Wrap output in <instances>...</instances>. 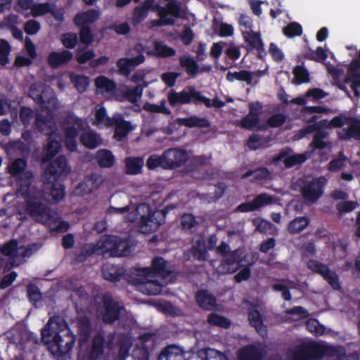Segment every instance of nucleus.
Wrapping results in <instances>:
<instances>
[{
	"instance_id": "obj_51",
	"label": "nucleus",
	"mask_w": 360,
	"mask_h": 360,
	"mask_svg": "<svg viewBox=\"0 0 360 360\" xmlns=\"http://www.w3.org/2000/svg\"><path fill=\"white\" fill-rule=\"evenodd\" d=\"M156 56L159 58H168L175 56L176 51L172 47L164 44L162 41H157L154 44Z\"/></svg>"
},
{
	"instance_id": "obj_8",
	"label": "nucleus",
	"mask_w": 360,
	"mask_h": 360,
	"mask_svg": "<svg viewBox=\"0 0 360 360\" xmlns=\"http://www.w3.org/2000/svg\"><path fill=\"white\" fill-rule=\"evenodd\" d=\"M124 309V306L107 292L103 295L102 305L98 309V314L103 323L112 325L120 320Z\"/></svg>"
},
{
	"instance_id": "obj_49",
	"label": "nucleus",
	"mask_w": 360,
	"mask_h": 360,
	"mask_svg": "<svg viewBox=\"0 0 360 360\" xmlns=\"http://www.w3.org/2000/svg\"><path fill=\"white\" fill-rule=\"evenodd\" d=\"M154 0H145L142 5L136 6L134 10V18L137 20L145 19L150 11L153 8Z\"/></svg>"
},
{
	"instance_id": "obj_39",
	"label": "nucleus",
	"mask_w": 360,
	"mask_h": 360,
	"mask_svg": "<svg viewBox=\"0 0 360 360\" xmlns=\"http://www.w3.org/2000/svg\"><path fill=\"white\" fill-rule=\"evenodd\" d=\"M191 56H183L179 58L180 65L185 68L186 74L191 77H195L198 74L199 65Z\"/></svg>"
},
{
	"instance_id": "obj_40",
	"label": "nucleus",
	"mask_w": 360,
	"mask_h": 360,
	"mask_svg": "<svg viewBox=\"0 0 360 360\" xmlns=\"http://www.w3.org/2000/svg\"><path fill=\"white\" fill-rule=\"evenodd\" d=\"M114 126L115 127L114 137L118 141H122L125 138L131 129V123L124 120L122 117H116Z\"/></svg>"
},
{
	"instance_id": "obj_15",
	"label": "nucleus",
	"mask_w": 360,
	"mask_h": 360,
	"mask_svg": "<svg viewBox=\"0 0 360 360\" xmlns=\"http://www.w3.org/2000/svg\"><path fill=\"white\" fill-rule=\"evenodd\" d=\"M101 272L103 278L112 283H116L121 279L127 280L129 283L131 281V276L127 274L124 267L120 265L108 262L102 266Z\"/></svg>"
},
{
	"instance_id": "obj_6",
	"label": "nucleus",
	"mask_w": 360,
	"mask_h": 360,
	"mask_svg": "<svg viewBox=\"0 0 360 360\" xmlns=\"http://www.w3.org/2000/svg\"><path fill=\"white\" fill-rule=\"evenodd\" d=\"M27 162L22 158H17L7 167L8 173L16 181L17 195H25L33 190L34 185L33 173L27 169Z\"/></svg>"
},
{
	"instance_id": "obj_32",
	"label": "nucleus",
	"mask_w": 360,
	"mask_h": 360,
	"mask_svg": "<svg viewBox=\"0 0 360 360\" xmlns=\"http://www.w3.org/2000/svg\"><path fill=\"white\" fill-rule=\"evenodd\" d=\"M142 91L143 88L139 85L127 90L119 89L116 101L120 102L128 101L129 102L134 103L141 98Z\"/></svg>"
},
{
	"instance_id": "obj_17",
	"label": "nucleus",
	"mask_w": 360,
	"mask_h": 360,
	"mask_svg": "<svg viewBox=\"0 0 360 360\" xmlns=\"http://www.w3.org/2000/svg\"><path fill=\"white\" fill-rule=\"evenodd\" d=\"M146 207L148 213L141 217L140 227L142 231L151 233L155 231L164 223V217L160 212H153L149 206Z\"/></svg>"
},
{
	"instance_id": "obj_28",
	"label": "nucleus",
	"mask_w": 360,
	"mask_h": 360,
	"mask_svg": "<svg viewBox=\"0 0 360 360\" xmlns=\"http://www.w3.org/2000/svg\"><path fill=\"white\" fill-rule=\"evenodd\" d=\"M195 298L199 307L204 310H212L217 305L216 297L207 290L200 289L198 290Z\"/></svg>"
},
{
	"instance_id": "obj_50",
	"label": "nucleus",
	"mask_w": 360,
	"mask_h": 360,
	"mask_svg": "<svg viewBox=\"0 0 360 360\" xmlns=\"http://www.w3.org/2000/svg\"><path fill=\"white\" fill-rule=\"evenodd\" d=\"M321 276L333 290H339L341 289L339 276L335 271H331L329 267L325 271Z\"/></svg>"
},
{
	"instance_id": "obj_14",
	"label": "nucleus",
	"mask_w": 360,
	"mask_h": 360,
	"mask_svg": "<svg viewBox=\"0 0 360 360\" xmlns=\"http://www.w3.org/2000/svg\"><path fill=\"white\" fill-rule=\"evenodd\" d=\"M51 14L58 22H63L64 20L65 10L63 8H58L55 4L45 2L34 4L32 8L31 15L34 18L41 17Z\"/></svg>"
},
{
	"instance_id": "obj_5",
	"label": "nucleus",
	"mask_w": 360,
	"mask_h": 360,
	"mask_svg": "<svg viewBox=\"0 0 360 360\" xmlns=\"http://www.w3.org/2000/svg\"><path fill=\"white\" fill-rule=\"evenodd\" d=\"M26 199L27 212L35 221L50 226L54 219L51 210L41 202V193L33 187V190L25 195H19Z\"/></svg>"
},
{
	"instance_id": "obj_26",
	"label": "nucleus",
	"mask_w": 360,
	"mask_h": 360,
	"mask_svg": "<svg viewBox=\"0 0 360 360\" xmlns=\"http://www.w3.org/2000/svg\"><path fill=\"white\" fill-rule=\"evenodd\" d=\"M43 182V192L44 196L49 195L52 199L58 201L63 198L65 195L64 187L58 182V179H41Z\"/></svg>"
},
{
	"instance_id": "obj_27",
	"label": "nucleus",
	"mask_w": 360,
	"mask_h": 360,
	"mask_svg": "<svg viewBox=\"0 0 360 360\" xmlns=\"http://www.w3.org/2000/svg\"><path fill=\"white\" fill-rule=\"evenodd\" d=\"M360 69V61L354 58L348 67V76L345 79V82H352L350 86L356 97L360 96L358 88L360 87V74L356 71Z\"/></svg>"
},
{
	"instance_id": "obj_12",
	"label": "nucleus",
	"mask_w": 360,
	"mask_h": 360,
	"mask_svg": "<svg viewBox=\"0 0 360 360\" xmlns=\"http://www.w3.org/2000/svg\"><path fill=\"white\" fill-rule=\"evenodd\" d=\"M188 156L185 150L172 148L162 153L163 169H172L180 167L188 160Z\"/></svg>"
},
{
	"instance_id": "obj_38",
	"label": "nucleus",
	"mask_w": 360,
	"mask_h": 360,
	"mask_svg": "<svg viewBox=\"0 0 360 360\" xmlns=\"http://www.w3.org/2000/svg\"><path fill=\"white\" fill-rule=\"evenodd\" d=\"M125 172L129 175H136L141 173L143 166L142 158L128 157L124 160Z\"/></svg>"
},
{
	"instance_id": "obj_48",
	"label": "nucleus",
	"mask_w": 360,
	"mask_h": 360,
	"mask_svg": "<svg viewBox=\"0 0 360 360\" xmlns=\"http://www.w3.org/2000/svg\"><path fill=\"white\" fill-rule=\"evenodd\" d=\"M207 323L211 326H219L225 329L230 328L231 324L229 319L216 313L208 315Z\"/></svg>"
},
{
	"instance_id": "obj_53",
	"label": "nucleus",
	"mask_w": 360,
	"mask_h": 360,
	"mask_svg": "<svg viewBox=\"0 0 360 360\" xmlns=\"http://www.w3.org/2000/svg\"><path fill=\"white\" fill-rule=\"evenodd\" d=\"M132 60L127 58H122L119 59L117 63V67L119 69V72L120 75L124 76H129L134 67L132 62Z\"/></svg>"
},
{
	"instance_id": "obj_9",
	"label": "nucleus",
	"mask_w": 360,
	"mask_h": 360,
	"mask_svg": "<svg viewBox=\"0 0 360 360\" xmlns=\"http://www.w3.org/2000/svg\"><path fill=\"white\" fill-rule=\"evenodd\" d=\"M326 179L323 176L304 181L300 188L303 198L309 202H316L323 194Z\"/></svg>"
},
{
	"instance_id": "obj_46",
	"label": "nucleus",
	"mask_w": 360,
	"mask_h": 360,
	"mask_svg": "<svg viewBox=\"0 0 360 360\" xmlns=\"http://www.w3.org/2000/svg\"><path fill=\"white\" fill-rule=\"evenodd\" d=\"M328 136V132L324 129L319 130L314 133L313 140L310 143V146L314 150H323L328 146L327 142L324 141Z\"/></svg>"
},
{
	"instance_id": "obj_62",
	"label": "nucleus",
	"mask_w": 360,
	"mask_h": 360,
	"mask_svg": "<svg viewBox=\"0 0 360 360\" xmlns=\"http://www.w3.org/2000/svg\"><path fill=\"white\" fill-rule=\"evenodd\" d=\"M180 74L176 72H166L161 75L162 81L169 87L175 86L176 79L179 77Z\"/></svg>"
},
{
	"instance_id": "obj_47",
	"label": "nucleus",
	"mask_w": 360,
	"mask_h": 360,
	"mask_svg": "<svg viewBox=\"0 0 360 360\" xmlns=\"http://www.w3.org/2000/svg\"><path fill=\"white\" fill-rule=\"evenodd\" d=\"M295 84L308 83L310 80L308 70L303 66L296 65L292 70Z\"/></svg>"
},
{
	"instance_id": "obj_23",
	"label": "nucleus",
	"mask_w": 360,
	"mask_h": 360,
	"mask_svg": "<svg viewBox=\"0 0 360 360\" xmlns=\"http://www.w3.org/2000/svg\"><path fill=\"white\" fill-rule=\"evenodd\" d=\"M273 203V198L266 194L261 193L257 195L252 201L240 204L236 210L240 212H249Z\"/></svg>"
},
{
	"instance_id": "obj_41",
	"label": "nucleus",
	"mask_w": 360,
	"mask_h": 360,
	"mask_svg": "<svg viewBox=\"0 0 360 360\" xmlns=\"http://www.w3.org/2000/svg\"><path fill=\"white\" fill-rule=\"evenodd\" d=\"M317 118V115H312L308 119L304 118L307 122L312 124H309L303 129H300V132L302 136H305L312 132H316L319 130H323V127L326 126L327 120H323L317 122H316Z\"/></svg>"
},
{
	"instance_id": "obj_16",
	"label": "nucleus",
	"mask_w": 360,
	"mask_h": 360,
	"mask_svg": "<svg viewBox=\"0 0 360 360\" xmlns=\"http://www.w3.org/2000/svg\"><path fill=\"white\" fill-rule=\"evenodd\" d=\"M141 276V278H131V281L139 291L148 295H156L161 292L162 285L160 281L152 280L150 277Z\"/></svg>"
},
{
	"instance_id": "obj_45",
	"label": "nucleus",
	"mask_w": 360,
	"mask_h": 360,
	"mask_svg": "<svg viewBox=\"0 0 360 360\" xmlns=\"http://www.w3.org/2000/svg\"><path fill=\"white\" fill-rule=\"evenodd\" d=\"M132 244L131 242L127 238L122 239L117 237L116 242V250L115 257H127L131 251Z\"/></svg>"
},
{
	"instance_id": "obj_42",
	"label": "nucleus",
	"mask_w": 360,
	"mask_h": 360,
	"mask_svg": "<svg viewBox=\"0 0 360 360\" xmlns=\"http://www.w3.org/2000/svg\"><path fill=\"white\" fill-rule=\"evenodd\" d=\"M117 239V236H105L98 243L100 249L104 253H109L110 256L115 257Z\"/></svg>"
},
{
	"instance_id": "obj_60",
	"label": "nucleus",
	"mask_w": 360,
	"mask_h": 360,
	"mask_svg": "<svg viewBox=\"0 0 360 360\" xmlns=\"http://www.w3.org/2000/svg\"><path fill=\"white\" fill-rule=\"evenodd\" d=\"M307 266L309 270H311L313 272L316 273L321 276L328 268V266L326 264H323V263L320 262L319 261L314 259H309L307 262Z\"/></svg>"
},
{
	"instance_id": "obj_29",
	"label": "nucleus",
	"mask_w": 360,
	"mask_h": 360,
	"mask_svg": "<svg viewBox=\"0 0 360 360\" xmlns=\"http://www.w3.org/2000/svg\"><path fill=\"white\" fill-rule=\"evenodd\" d=\"M62 127L65 135L77 136L79 131L84 129V124L82 120L73 115H68L63 120Z\"/></svg>"
},
{
	"instance_id": "obj_25",
	"label": "nucleus",
	"mask_w": 360,
	"mask_h": 360,
	"mask_svg": "<svg viewBox=\"0 0 360 360\" xmlns=\"http://www.w3.org/2000/svg\"><path fill=\"white\" fill-rule=\"evenodd\" d=\"M248 319L250 325L256 330L258 334L262 337L266 335V326L264 324L263 316L258 309L257 304H251L248 309Z\"/></svg>"
},
{
	"instance_id": "obj_33",
	"label": "nucleus",
	"mask_w": 360,
	"mask_h": 360,
	"mask_svg": "<svg viewBox=\"0 0 360 360\" xmlns=\"http://www.w3.org/2000/svg\"><path fill=\"white\" fill-rule=\"evenodd\" d=\"M116 117H110L107 115L106 110L103 106L96 110L94 120H91V124L98 127H111L115 125Z\"/></svg>"
},
{
	"instance_id": "obj_43",
	"label": "nucleus",
	"mask_w": 360,
	"mask_h": 360,
	"mask_svg": "<svg viewBox=\"0 0 360 360\" xmlns=\"http://www.w3.org/2000/svg\"><path fill=\"white\" fill-rule=\"evenodd\" d=\"M309 224V219L307 217H297L289 223L288 231L291 234L299 233Z\"/></svg>"
},
{
	"instance_id": "obj_63",
	"label": "nucleus",
	"mask_w": 360,
	"mask_h": 360,
	"mask_svg": "<svg viewBox=\"0 0 360 360\" xmlns=\"http://www.w3.org/2000/svg\"><path fill=\"white\" fill-rule=\"evenodd\" d=\"M346 157L342 154V157L331 160L328 165V169L331 172H337L345 166Z\"/></svg>"
},
{
	"instance_id": "obj_34",
	"label": "nucleus",
	"mask_w": 360,
	"mask_h": 360,
	"mask_svg": "<svg viewBox=\"0 0 360 360\" xmlns=\"http://www.w3.org/2000/svg\"><path fill=\"white\" fill-rule=\"evenodd\" d=\"M176 122L179 125L185 126L189 128H206L209 127L210 125V122L207 119L204 117H199L195 115L191 116L189 117L177 118Z\"/></svg>"
},
{
	"instance_id": "obj_64",
	"label": "nucleus",
	"mask_w": 360,
	"mask_h": 360,
	"mask_svg": "<svg viewBox=\"0 0 360 360\" xmlns=\"http://www.w3.org/2000/svg\"><path fill=\"white\" fill-rule=\"evenodd\" d=\"M203 360H229L226 354L216 349H208Z\"/></svg>"
},
{
	"instance_id": "obj_37",
	"label": "nucleus",
	"mask_w": 360,
	"mask_h": 360,
	"mask_svg": "<svg viewBox=\"0 0 360 360\" xmlns=\"http://www.w3.org/2000/svg\"><path fill=\"white\" fill-rule=\"evenodd\" d=\"M189 251L195 260L199 262L207 260L208 253L204 239H198Z\"/></svg>"
},
{
	"instance_id": "obj_36",
	"label": "nucleus",
	"mask_w": 360,
	"mask_h": 360,
	"mask_svg": "<svg viewBox=\"0 0 360 360\" xmlns=\"http://www.w3.org/2000/svg\"><path fill=\"white\" fill-rule=\"evenodd\" d=\"M158 360H185V358L179 347L169 345L162 350Z\"/></svg>"
},
{
	"instance_id": "obj_54",
	"label": "nucleus",
	"mask_w": 360,
	"mask_h": 360,
	"mask_svg": "<svg viewBox=\"0 0 360 360\" xmlns=\"http://www.w3.org/2000/svg\"><path fill=\"white\" fill-rule=\"evenodd\" d=\"M43 84L41 82H37L31 85L30 88L29 95L37 103L44 104L45 101L41 96V90L43 89Z\"/></svg>"
},
{
	"instance_id": "obj_4",
	"label": "nucleus",
	"mask_w": 360,
	"mask_h": 360,
	"mask_svg": "<svg viewBox=\"0 0 360 360\" xmlns=\"http://www.w3.org/2000/svg\"><path fill=\"white\" fill-rule=\"evenodd\" d=\"M42 246L40 243H34L27 246L20 245L18 240H11L0 248L1 252L8 258V262L4 270H10L13 266H18L26 262L34 252Z\"/></svg>"
},
{
	"instance_id": "obj_35",
	"label": "nucleus",
	"mask_w": 360,
	"mask_h": 360,
	"mask_svg": "<svg viewBox=\"0 0 360 360\" xmlns=\"http://www.w3.org/2000/svg\"><path fill=\"white\" fill-rule=\"evenodd\" d=\"M95 159L101 168H110L115 164V157L108 149L98 150L96 153Z\"/></svg>"
},
{
	"instance_id": "obj_24",
	"label": "nucleus",
	"mask_w": 360,
	"mask_h": 360,
	"mask_svg": "<svg viewBox=\"0 0 360 360\" xmlns=\"http://www.w3.org/2000/svg\"><path fill=\"white\" fill-rule=\"evenodd\" d=\"M243 249L237 248L222 257L221 264L227 266L226 273H233L243 266Z\"/></svg>"
},
{
	"instance_id": "obj_56",
	"label": "nucleus",
	"mask_w": 360,
	"mask_h": 360,
	"mask_svg": "<svg viewBox=\"0 0 360 360\" xmlns=\"http://www.w3.org/2000/svg\"><path fill=\"white\" fill-rule=\"evenodd\" d=\"M303 30L300 24H288L283 28V33L288 38H293L302 34Z\"/></svg>"
},
{
	"instance_id": "obj_11",
	"label": "nucleus",
	"mask_w": 360,
	"mask_h": 360,
	"mask_svg": "<svg viewBox=\"0 0 360 360\" xmlns=\"http://www.w3.org/2000/svg\"><path fill=\"white\" fill-rule=\"evenodd\" d=\"M167 262L162 257H155L152 259L150 267H144L137 270L139 276L145 277L158 276L162 278H168L172 271L167 266Z\"/></svg>"
},
{
	"instance_id": "obj_7",
	"label": "nucleus",
	"mask_w": 360,
	"mask_h": 360,
	"mask_svg": "<svg viewBox=\"0 0 360 360\" xmlns=\"http://www.w3.org/2000/svg\"><path fill=\"white\" fill-rule=\"evenodd\" d=\"M167 101L172 107L189 103L196 105L200 103H203L205 106L210 105L209 98L203 96L193 86H188L180 92L171 89L167 94Z\"/></svg>"
},
{
	"instance_id": "obj_52",
	"label": "nucleus",
	"mask_w": 360,
	"mask_h": 360,
	"mask_svg": "<svg viewBox=\"0 0 360 360\" xmlns=\"http://www.w3.org/2000/svg\"><path fill=\"white\" fill-rule=\"evenodd\" d=\"M307 159L308 155L307 153L294 154L285 158L283 163L286 168H291L303 164Z\"/></svg>"
},
{
	"instance_id": "obj_20",
	"label": "nucleus",
	"mask_w": 360,
	"mask_h": 360,
	"mask_svg": "<svg viewBox=\"0 0 360 360\" xmlns=\"http://www.w3.org/2000/svg\"><path fill=\"white\" fill-rule=\"evenodd\" d=\"M347 127L338 132V137L341 140L347 141L351 139L360 140V120L354 117H346Z\"/></svg>"
},
{
	"instance_id": "obj_19",
	"label": "nucleus",
	"mask_w": 360,
	"mask_h": 360,
	"mask_svg": "<svg viewBox=\"0 0 360 360\" xmlns=\"http://www.w3.org/2000/svg\"><path fill=\"white\" fill-rule=\"evenodd\" d=\"M264 355L261 343L248 344L238 352V360H263Z\"/></svg>"
},
{
	"instance_id": "obj_1",
	"label": "nucleus",
	"mask_w": 360,
	"mask_h": 360,
	"mask_svg": "<svg viewBox=\"0 0 360 360\" xmlns=\"http://www.w3.org/2000/svg\"><path fill=\"white\" fill-rule=\"evenodd\" d=\"M41 342L56 356H63L72 349L75 337L65 319L60 316L49 319L41 330Z\"/></svg>"
},
{
	"instance_id": "obj_10",
	"label": "nucleus",
	"mask_w": 360,
	"mask_h": 360,
	"mask_svg": "<svg viewBox=\"0 0 360 360\" xmlns=\"http://www.w3.org/2000/svg\"><path fill=\"white\" fill-rule=\"evenodd\" d=\"M259 108H256L254 103L249 104V112L244 116L239 122V126L245 129L257 131H266L267 126L261 122V113L262 106L258 103Z\"/></svg>"
},
{
	"instance_id": "obj_30",
	"label": "nucleus",
	"mask_w": 360,
	"mask_h": 360,
	"mask_svg": "<svg viewBox=\"0 0 360 360\" xmlns=\"http://www.w3.org/2000/svg\"><path fill=\"white\" fill-rule=\"evenodd\" d=\"M72 58V53L68 50L62 52L53 51L49 53L47 63L52 68H57L66 65Z\"/></svg>"
},
{
	"instance_id": "obj_13",
	"label": "nucleus",
	"mask_w": 360,
	"mask_h": 360,
	"mask_svg": "<svg viewBox=\"0 0 360 360\" xmlns=\"http://www.w3.org/2000/svg\"><path fill=\"white\" fill-rule=\"evenodd\" d=\"M70 172L67 160L64 156L60 155L50 162L41 176V179H58L62 176H66Z\"/></svg>"
},
{
	"instance_id": "obj_31",
	"label": "nucleus",
	"mask_w": 360,
	"mask_h": 360,
	"mask_svg": "<svg viewBox=\"0 0 360 360\" xmlns=\"http://www.w3.org/2000/svg\"><path fill=\"white\" fill-rule=\"evenodd\" d=\"M105 342L103 331L98 332L91 339V360L101 359L104 354V345Z\"/></svg>"
},
{
	"instance_id": "obj_55",
	"label": "nucleus",
	"mask_w": 360,
	"mask_h": 360,
	"mask_svg": "<svg viewBox=\"0 0 360 360\" xmlns=\"http://www.w3.org/2000/svg\"><path fill=\"white\" fill-rule=\"evenodd\" d=\"M304 58L315 62H322L326 60L328 55L321 46H319L314 51L305 53Z\"/></svg>"
},
{
	"instance_id": "obj_57",
	"label": "nucleus",
	"mask_w": 360,
	"mask_h": 360,
	"mask_svg": "<svg viewBox=\"0 0 360 360\" xmlns=\"http://www.w3.org/2000/svg\"><path fill=\"white\" fill-rule=\"evenodd\" d=\"M286 121V116L282 113H276L271 115L264 123L268 127H279L282 126Z\"/></svg>"
},
{
	"instance_id": "obj_21",
	"label": "nucleus",
	"mask_w": 360,
	"mask_h": 360,
	"mask_svg": "<svg viewBox=\"0 0 360 360\" xmlns=\"http://www.w3.org/2000/svg\"><path fill=\"white\" fill-rule=\"evenodd\" d=\"M35 126L40 133L46 136L53 135L58 130L55 118L51 114H38L35 120Z\"/></svg>"
},
{
	"instance_id": "obj_18",
	"label": "nucleus",
	"mask_w": 360,
	"mask_h": 360,
	"mask_svg": "<svg viewBox=\"0 0 360 360\" xmlns=\"http://www.w3.org/2000/svg\"><path fill=\"white\" fill-rule=\"evenodd\" d=\"M95 86L97 94L103 95L108 99L116 100L119 89L115 82L105 76H98L95 79Z\"/></svg>"
},
{
	"instance_id": "obj_44",
	"label": "nucleus",
	"mask_w": 360,
	"mask_h": 360,
	"mask_svg": "<svg viewBox=\"0 0 360 360\" xmlns=\"http://www.w3.org/2000/svg\"><path fill=\"white\" fill-rule=\"evenodd\" d=\"M226 79L229 82L238 80L240 82H245L247 84H252V72L248 70H243L236 72H229L226 74Z\"/></svg>"
},
{
	"instance_id": "obj_61",
	"label": "nucleus",
	"mask_w": 360,
	"mask_h": 360,
	"mask_svg": "<svg viewBox=\"0 0 360 360\" xmlns=\"http://www.w3.org/2000/svg\"><path fill=\"white\" fill-rule=\"evenodd\" d=\"M307 328L316 336L323 335L326 330L325 327L321 325L316 319L308 321L307 323Z\"/></svg>"
},
{
	"instance_id": "obj_2",
	"label": "nucleus",
	"mask_w": 360,
	"mask_h": 360,
	"mask_svg": "<svg viewBox=\"0 0 360 360\" xmlns=\"http://www.w3.org/2000/svg\"><path fill=\"white\" fill-rule=\"evenodd\" d=\"M292 356L293 360H320L323 357L335 360H349L343 347L326 345L315 341L297 346Z\"/></svg>"
},
{
	"instance_id": "obj_22",
	"label": "nucleus",
	"mask_w": 360,
	"mask_h": 360,
	"mask_svg": "<svg viewBox=\"0 0 360 360\" xmlns=\"http://www.w3.org/2000/svg\"><path fill=\"white\" fill-rule=\"evenodd\" d=\"M245 41L248 44L250 50H255L257 52V58L262 59L266 53L264 50V44L262 40L259 32L252 30L243 32Z\"/></svg>"
},
{
	"instance_id": "obj_59",
	"label": "nucleus",
	"mask_w": 360,
	"mask_h": 360,
	"mask_svg": "<svg viewBox=\"0 0 360 360\" xmlns=\"http://www.w3.org/2000/svg\"><path fill=\"white\" fill-rule=\"evenodd\" d=\"M181 224L184 230H191L198 224L194 215L191 213H185L181 217Z\"/></svg>"
},
{
	"instance_id": "obj_3",
	"label": "nucleus",
	"mask_w": 360,
	"mask_h": 360,
	"mask_svg": "<svg viewBox=\"0 0 360 360\" xmlns=\"http://www.w3.org/2000/svg\"><path fill=\"white\" fill-rule=\"evenodd\" d=\"M77 325L80 333L79 340V351L77 360H90V325L89 315L90 314L87 298L81 297L77 303Z\"/></svg>"
},
{
	"instance_id": "obj_58",
	"label": "nucleus",
	"mask_w": 360,
	"mask_h": 360,
	"mask_svg": "<svg viewBox=\"0 0 360 360\" xmlns=\"http://www.w3.org/2000/svg\"><path fill=\"white\" fill-rule=\"evenodd\" d=\"M144 109L152 112H159L167 115H171V110L165 106V101H162L160 105L146 103Z\"/></svg>"
}]
</instances>
